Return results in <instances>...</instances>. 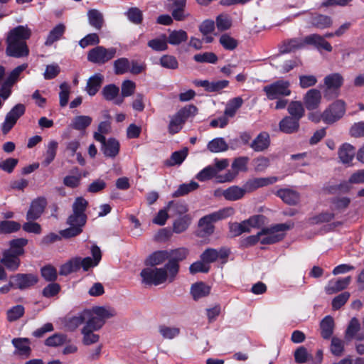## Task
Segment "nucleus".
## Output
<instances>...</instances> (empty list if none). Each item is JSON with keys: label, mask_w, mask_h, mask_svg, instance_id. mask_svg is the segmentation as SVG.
<instances>
[{"label": "nucleus", "mask_w": 364, "mask_h": 364, "mask_svg": "<svg viewBox=\"0 0 364 364\" xmlns=\"http://www.w3.org/2000/svg\"><path fill=\"white\" fill-rule=\"evenodd\" d=\"M117 53V48L114 47L105 48L97 46L87 53V60L97 65H104L113 59Z\"/></svg>", "instance_id": "8"}, {"label": "nucleus", "mask_w": 364, "mask_h": 364, "mask_svg": "<svg viewBox=\"0 0 364 364\" xmlns=\"http://www.w3.org/2000/svg\"><path fill=\"white\" fill-rule=\"evenodd\" d=\"M192 218L189 215H184L173 222V231L176 234L185 232L191 223Z\"/></svg>", "instance_id": "43"}, {"label": "nucleus", "mask_w": 364, "mask_h": 364, "mask_svg": "<svg viewBox=\"0 0 364 364\" xmlns=\"http://www.w3.org/2000/svg\"><path fill=\"white\" fill-rule=\"evenodd\" d=\"M66 338L67 336L63 333H55L45 341V344L50 347L60 346L65 343Z\"/></svg>", "instance_id": "59"}, {"label": "nucleus", "mask_w": 364, "mask_h": 364, "mask_svg": "<svg viewBox=\"0 0 364 364\" xmlns=\"http://www.w3.org/2000/svg\"><path fill=\"white\" fill-rule=\"evenodd\" d=\"M216 26L218 31H224L229 29L232 26V21L227 14H220L216 18Z\"/></svg>", "instance_id": "63"}, {"label": "nucleus", "mask_w": 364, "mask_h": 364, "mask_svg": "<svg viewBox=\"0 0 364 364\" xmlns=\"http://www.w3.org/2000/svg\"><path fill=\"white\" fill-rule=\"evenodd\" d=\"M228 255L229 251L224 247L220 250L208 248L201 254L200 259L209 264L215 262L218 258L225 259Z\"/></svg>", "instance_id": "20"}, {"label": "nucleus", "mask_w": 364, "mask_h": 364, "mask_svg": "<svg viewBox=\"0 0 364 364\" xmlns=\"http://www.w3.org/2000/svg\"><path fill=\"white\" fill-rule=\"evenodd\" d=\"M225 200L229 201H236L242 199L245 196L242 187L238 186H231L225 189Z\"/></svg>", "instance_id": "49"}, {"label": "nucleus", "mask_w": 364, "mask_h": 364, "mask_svg": "<svg viewBox=\"0 0 364 364\" xmlns=\"http://www.w3.org/2000/svg\"><path fill=\"white\" fill-rule=\"evenodd\" d=\"M88 202L82 197H78L73 204V213L68 217L67 223L69 228L63 230L64 237H72L80 234L87 221L85 210Z\"/></svg>", "instance_id": "2"}, {"label": "nucleus", "mask_w": 364, "mask_h": 364, "mask_svg": "<svg viewBox=\"0 0 364 364\" xmlns=\"http://www.w3.org/2000/svg\"><path fill=\"white\" fill-rule=\"evenodd\" d=\"M321 99L320 90L315 88L308 90L303 97L304 103L308 110L317 109L321 104Z\"/></svg>", "instance_id": "18"}, {"label": "nucleus", "mask_w": 364, "mask_h": 364, "mask_svg": "<svg viewBox=\"0 0 364 364\" xmlns=\"http://www.w3.org/2000/svg\"><path fill=\"white\" fill-rule=\"evenodd\" d=\"M188 39V34L183 30H173L170 31L167 38V43L173 46H178Z\"/></svg>", "instance_id": "48"}, {"label": "nucleus", "mask_w": 364, "mask_h": 364, "mask_svg": "<svg viewBox=\"0 0 364 364\" xmlns=\"http://www.w3.org/2000/svg\"><path fill=\"white\" fill-rule=\"evenodd\" d=\"M80 257H73L60 266L59 274L66 276L73 272H77L80 269Z\"/></svg>", "instance_id": "33"}, {"label": "nucleus", "mask_w": 364, "mask_h": 364, "mask_svg": "<svg viewBox=\"0 0 364 364\" xmlns=\"http://www.w3.org/2000/svg\"><path fill=\"white\" fill-rule=\"evenodd\" d=\"M159 333L165 339H173L180 333V329L177 327L161 326Z\"/></svg>", "instance_id": "64"}, {"label": "nucleus", "mask_w": 364, "mask_h": 364, "mask_svg": "<svg viewBox=\"0 0 364 364\" xmlns=\"http://www.w3.org/2000/svg\"><path fill=\"white\" fill-rule=\"evenodd\" d=\"M207 148L210 152L219 153L227 151L228 145L223 138L218 137L209 141Z\"/></svg>", "instance_id": "50"}, {"label": "nucleus", "mask_w": 364, "mask_h": 364, "mask_svg": "<svg viewBox=\"0 0 364 364\" xmlns=\"http://www.w3.org/2000/svg\"><path fill=\"white\" fill-rule=\"evenodd\" d=\"M289 117L300 120L305 113L304 107L300 101H291L287 108Z\"/></svg>", "instance_id": "46"}, {"label": "nucleus", "mask_w": 364, "mask_h": 364, "mask_svg": "<svg viewBox=\"0 0 364 364\" xmlns=\"http://www.w3.org/2000/svg\"><path fill=\"white\" fill-rule=\"evenodd\" d=\"M92 122V119L90 116L79 115L75 117L70 124V127L78 131H84L88 127Z\"/></svg>", "instance_id": "39"}, {"label": "nucleus", "mask_w": 364, "mask_h": 364, "mask_svg": "<svg viewBox=\"0 0 364 364\" xmlns=\"http://www.w3.org/2000/svg\"><path fill=\"white\" fill-rule=\"evenodd\" d=\"M332 23L333 22L330 16L323 14H318L312 18L313 26L319 29L329 28L331 26Z\"/></svg>", "instance_id": "55"}, {"label": "nucleus", "mask_w": 364, "mask_h": 364, "mask_svg": "<svg viewBox=\"0 0 364 364\" xmlns=\"http://www.w3.org/2000/svg\"><path fill=\"white\" fill-rule=\"evenodd\" d=\"M25 312V309L22 305H16L6 311L7 320L9 322L15 321L21 318Z\"/></svg>", "instance_id": "58"}, {"label": "nucleus", "mask_w": 364, "mask_h": 364, "mask_svg": "<svg viewBox=\"0 0 364 364\" xmlns=\"http://www.w3.org/2000/svg\"><path fill=\"white\" fill-rule=\"evenodd\" d=\"M26 107L23 104L16 105L6 115L1 126L4 134H7L15 125L17 120L25 113Z\"/></svg>", "instance_id": "13"}, {"label": "nucleus", "mask_w": 364, "mask_h": 364, "mask_svg": "<svg viewBox=\"0 0 364 364\" xmlns=\"http://www.w3.org/2000/svg\"><path fill=\"white\" fill-rule=\"evenodd\" d=\"M338 154L340 161L343 164H349L355 156V147L348 143H345L340 146Z\"/></svg>", "instance_id": "27"}, {"label": "nucleus", "mask_w": 364, "mask_h": 364, "mask_svg": "<svg viewBox=\"0 0 364 364\" xmlns=\"http://www.w3.org/2000/svg\"><path fill=\"white\" fill-rule=\"evenodd\" d=\"M104 77L100 73H96L91 76L87 82L85 90L90 96H94L99 90Z\"/></svg>", "instance_id": "30"}, {"label": "nucleus", "mask_w": 364, "mask_h": 364, "mask_svg": "<svg viewBox=\"0 0 364 364\" xmlns=\"http://www.w3.org/2000/svg\"><path fill=\"white\" fill-rule=\"evenodd\" d=\"M65 31V26L63 23L56 25L48 33L45 41V46H50L61 38Z\"/></svg>", "instance_id": "35"}, {"label": "nucleus", "mask_w": 364, "mask_h": 364, "mask_svg": "<svg viewBox=\"0 0 364 364\" xmlns=\"http://www.w3.org/2000/svg\"><path fill=\"white\" fill-rule=\"evenodd\" d=\"M87 313L82 310L77 314L68 316L64 319V326L69 331H75L79 326L86 322Z\"/></svg>", "instance_id": "17"}, {"label": "nucleus", "mask_w": 364, "mask_h": 364, "mask_svg": "<svg viewBox=\"0 0 364 364\" xmlns=\"http://www.w3.org/2000/svg\"><path fill=\"white\" fill-rule=\"evenodd\" d=\"M175 8L172 11V16L176 21H183L189 14L186 12L185 7L186 4V0H172Z\"/></svg>", "instance_id": "36"}, {"label": "nucleus", "mask_w": 364, "mask_h": 364, "mask_svg": "<svg viewBox=\"0 0 364 364\" xmlns=\"http://www.w3.org/2000/svg\"><path fill=\"white\" fill-rule=\"evenodd\" d=\"M47 205V200L44 197H38L33 200L26 214L28 220H36L38 219L43 213Z\"/></svg>", "instance_id": "16"}, {"label": "nucleus", "mask_w": 364, "mask_h": 364, "mask_svg": "<svg viewBox=\"0 0 364 364\" xmlns=\"http://www.w3.org/2000/svg\"><path fill=\"white\" fill-rule=\"evenodd\" d=\"M12 344L16 348L14 353L25 358L29 357L31 349L30 348V341L26 338H15L11 341Z\"/></svg>", "instance_id": "25"}, {"label": "nucleus", "mask_w": 364, "mask_h": 364, "mask_svg": "<svg viewBox=\"0 0 364 364\" xmlns=\"http://www.w3.org/2000/svg\"><path fill=\"white\" fill-rule=\"evenodd\" d=\"M277 196L289 205H295L299 200V193L291 189L284 188L277 191Z\"/></svg>", "instance_id": "31"}, {"label": "nucleus", "mask_w": 364, "mask_h": 364, "mask_svg": "<svg viewBox=\"0 0 364 364\" xmlns=\"http://www.w3.org/2000/svg\"><path fill=\"white\" fill-rule=\"evenodd\" d=\"M304 43L315 46L318 50L323 49L331 52L333 49L331 45L325 40L324 37L316 33L306 36Z\"/></svg>", "instance_id": "22"}, {"label": "nucleus", "mask_w": 364, "mask_h": 364, "mask_svg": "<svg viewBox=\"0 0 364 364\" xmlns=\"http://www.w3.org/2000/svg\"><path fill=\"white\" fill-rule=\"evenodd\" d=\"M113 66L116 75H122L129 70L130 61L127 58H120L114 60Z\"/></svg>", "instance_id": "56"}, {"label": "nucleus", "mask_w": 364, "mask_h": 364, "mask_svg": "<svg viewBox=\"0 0 364 364\" xmlns=\"http://www.w3.org/2000/svg\"><path fill=\"white\" fill-rule=\"evenodd\" d=\"M160 65L163 68L175 70L178 67V62L173 55H164L160 58Z\"/></svg>", "instance_id": "61"}, {"label": "nucleus", "mask_w": 364, "mask_h": 364, "mask_svg": "<svg viewBox=\"0 0 364 364\" xmlns=\"http://www.w3.org/2000/svg\"><path fill=\"white\" fill-rule=\"evenodd\" d=\"M242 104L243 100L241 97H237L230 100L227 102L224 114L228 117H233L237 109L241 107Z\"/></svg>", "instance_id": "40"}, {"label": "nucleus", "mask_w": 364, "mask_h": 364, "mask_svg": "<svg viewBox=\"0 0 364 364\" xmlns=\"http://www.w3.org/2000/svg\"><path fill=\"white\" fill-rule=\"evenodd\" d=\"M169 262L166 264V267L170 272L171 279H174L178 272V262L186 259L188 254V249L180 247L171 251H168Z\"/></svg>", "instance_id": "9"}, {"label": "nucleus", "mask_w": 364, "mask_h": 364, "mask_svg": "<svg viewBox=\"0 0 364 364\" xmlns=\"http://www.w3.org/2000/svg\"><path fill=\"white\" fill-rule=\"evenodd\" d=\"M279 126L281 132L286 134H291L299 129V120L287 116L279 122Z\"/></svg>", "instance_id": "28"}, {"label": "nucleus", "mask_w": 364, "mask_h": 364, "mask_svg": "<svg viewBox=\"0 0 364 364\" xmlns=\"http://www.w3.org/2000/svg\"><path fill=\"white\" fill-rule=\"evenodd\" d=\"M92 309L95 315L99 317V318L103 321L104 324L105 323L106 320L117 315L116 310L109 306H94Z\"/></svg>", "instance_id": "34"}, {"label": "nucleus", "mask_w": 364, "mask_h": 364, "mask_svg": "<svg viewBox=\"0 0 364 364\" xmlns=\"http://www.w3.org/2000/svg\"><path fill=\"white\" fill-rule=\"evenodd\" d=\"M210 288L203 282L196 283L191 287V293L195 300L206 296L210 294Z\"/></svg>", "instance_id": "47"}, {"label": "nucleus", "mask_w": 364, "mask_h": 364, "mask_svg": "<svg viewBox=\"0 0 364 364\" xmlns=\"http://www.w3.org/2000/svg\"><path fill=\"white\" fill-rule=\"evenodd\" d=\"M294 227V223L277 224L268 228H264L260 231L262 236L260 242L264 245L274 244L282 240L284 234V232Z\"/></svg>", "instance_id": "5"}, {"label": "nucleus", "mask_w": 364, "mask_h": 364, "mask_svg": "<svg viewBox=\"0 0 364 364\" xmlns=\"http://www.w3.org/2000/svg\"><path fill=\"white\" fill-rule=\"evenodd\" d=\"M193 59L197 63H215L218 61V56L212 52H205L198 53L193 56Z\"/></svg>", "instance_id": "60"}, {"label": "nucleus", "mask_w": 364, "mask_h": 364, "mask_svg": "<svg viewBox=\"0 0 364 364\" xmlns=\"http://www.w3.org/2000/svg\"><path fill=\"white\" fill-rule=\"evenodd\" d=\"M346 112L344 101L338 100L332 103L321 115L324 122L331 124L341 119Z\"/></svg>", "instance_id": "11"}, {"label": "nucleus", "mask_w": 364, "mask_h": 364, "mask_svg": "<svg viewBox=\"0 0 364 364\" xmlns=\"http://www.w3.org/2000/svg\"><path fill=\"white\" fill-rule=\"evenodd\" d=\"M31 34L32 31L27 25H20L11 29L6 39V54L16 58L28 56L29 49L26 41L30 38Z\"/></svg>", "instance_id": "1"}, {"label": "nucleus", "mask_w": 364, "mask_h": 364, "mask_svg": "<svg viewBox=\"0 0 364 364\" xmlns=\"http://www.w3.org/2000/svg\"><path fill=\"white\" fill-rule=\"evenodd\" d=\"M350 282L351 277L350 276L337 279H331L326 286L325 291L328 294H335L347 288Z\"/></svg>", "instance_id": "21"}, {"label": "nucleus", "mask_w": 364, "mask_h": 364, "mask_svg": "<svg viewBox=\"0 0 364 364\" xmlns=\"http://www.w3.org/2000/svg\"><path fill=\"white\" fill-rule=\"evenodd\" d=\"M89 23L97 30H100L104 23L103 15L97 9H90L87 12Z\"/></svg>", "instance_id": "41"}, {"label": "nucleus", "mask_w": 364, "mask_h": 364, "mask_svg": "<svg viewBox=\"0 0 364 364\" xmlns=\"http://www.w3.org/2000/svg\"><path fill=\"white\" fill-rule=\"evenodd\" d=\"M270 144V138L267 132L259 133L257 137L250 144V146L257 152L263 151Z\"/></svg>", "instance_id": "26"}, {"label": "nucleus", "mask_w": 364, "mask_h": 364, "mask_svg": "<svg viewBox=\"0 0 364 364\" xmlns=\"http://www.w3.org/2000/svg\"><path fill=\"white\" fill-rule=\"evenodd\" d=\"M168 255L166 250L155 252L147 258L146 263L154 267L168 259Z\"/></svg>", "instance_id": "52"}, {"label": "nucleus", "mask_w": 364, "mask_h": 364, "mask_svg": "<svg viewBox=\"0 0 364 364\" xmlns=\"http://www.w3.org/2000/svg\"><path fill=\"white\" fill-rule=\"evenodd\" d=\"M278 178L275 176L267 178H254L247 180L242 186L244 193H251L259 188L273 184L277 181Z\"/></svg>", "instance_id": "15"}, {"label": "nucleus", "mask_w": 364, "mask_h": 364, "mask_svg": "<svg viewBox=\"0 0 364 364\" xmlns=\"http://www.w3.org/2000/svg\"><path fill=\"white\" fill-rule=\"evenodd\" d=\"M14 289L26 290L34 286L38 281V278L33 274H16L11 277Z\"/></svg>", "instance_id": "14"}, {"label": "nucleus", "mask_w": 364, "mask_h": 364, "mask_svg": "<svg viewBox=\"0 0 364 364\" xmlns=\"http://www.w3.org/2000/svg\"><path fill=\"white\" fill-rule=\"evenodd\" d=\"M1 263L9 271H16L21 264L19 257L14 255L11 251H4Z\"/></svg>", "instance_id": "24"}, {"label": "nucleus", "mask_w": 364, "mask_h": 364, "mask_svg": "<svg viewBox=\"0 0 364 364\" xmlns=\"http://www.w3.org/2000/svg\"><path fill=\"white\" fill-rule=\"evenodd\" d=\"M148 46L155 51H164L168 48L167 37L161 35L159 38L150 40Z\"/></svg>", "instance_id": "53"}, {"label": "nucleus", "mask_w": 364, "mask_h": 364, "mask_svg": "<svg viewBox=\"0 0 364 364\" xmlns=\"http://www.w3.org/2000/svg\"><path fill=\"white\" fill-rule=\"evenodd\" d=\"M223 175L218 174L216 171L214 169L213 166L209 165L203 168L199 171L196 178L200 181H206L213 178L215 179V182L218 183V177L223 176Z\"/></svg>", "instance_id": "37"}, {"label": "nucleus", "mask_w": 364, "mask_h": 364, "mask_svg": "<svg viewBox=\"0 0 364 364\" xmlns=\"http://www.w3.org/2000/svg\"><path fill=\"white\" fill-rule=\"evenodd\" d=\"M197 111V107L193 105L186 106L178 110L174 115L171 117L168 127V132L171 134L178 133L182 129L186 119L191 116H195Z\"/></svg>", "instance_id": "6"}, {"label": "nucleus", "mask_w": 364, "mask_h": 364, "mask_svg": "<svg viewBox=\"0 0 364 364\" xmlns=\"http://www.w3.org/2000/svg\"><path fill=\"white\" fill-rule=\"evenodd\" d=\"M263 91L269 100L288 97L291 93L290 82L285 80H277L264 86Z\"/></svg>", "instance_id": "7"}, {"label": "nucleus", "mask_w": 364, "mask_h": 364, "mask_svg": "<svg viewBox=\"0 0 364 364\" xmlns=\"http://www.w3.org/2000/svg\"><path fill=\"white\" fill-rule=\"evenodd\" d=\"M199 187V184L196 181H191L188 183L181 184L178 189L173 193V197H180L185 196Z\"/></svg>", "instance_id": "54"}, {"label": "nucleus", "mask_w": 364, "mask_h": 364, "mask_svg": "<svg viewBox=\"0 0 364 364\" xmlns=\"http://www.w3.org/2000/svg\"><path fill=\"white\" fill-rule=\"evenodd\" d=\"M21 228V224L14 220H3L0 222V232L2 233H12Z\"/></svg>", "instance_id": "57"}, {"label": "nucleus", "mask_w": 364, "mask_h": 364, "mask_svg": "<svg viewBox=\"0 0 364 364\" xmlns=\"http://www.w3.org/2000/svg\"><path fill=\"white\" fill-rule=\"evenodd\" d=\"M58 146V142L54 140H51L48 142L46 151L44 154V159L42 162V165L48 166L54 160L56 156Z\"/></svg>", "instance_id": "45"}, {"label": "nucleus", "mask_w": 364, "mask_h": 364, "mask_svg": "<svg viewBox=\"0 0 364 364\" xmlns=\"http://www.w3.org/2000/svg\"><path fill=\"white\" fill-rule=\"evenodd\" d=\"M85 312L87 313L86 316V322L84 326L92 328L94 330H100L103 326V321L99 318L93 313L92 309H84Z\"/></svg>", "instance_id": "44"}, {"label": "nucleus", "mask_w": 364, "mask_h": 364, "mask_svg": "<svg viewBox=\"0 0 364 364\" xmlns=\"http://www.w3.org/2000/svg\"><path fill=\"white\" fill-rule=\"evenodd\" d=\"M350 198L348 197L335 198L331 201L332 210L343 211L350 204Z\"/></svg>", "instance_id": "62"}, {"label": "nucleus", "mask_w": 364, "mask_h": 364, "mask_svg": "<svg viewBox=\"0 0 364 364\" xmlns=\"http://www.w3.org/2000/svg\"><path fill=\"white\" fill-rule=\"evenodd\" d=\"M234 213L235 209L233 208L226 207L203 216L198 221V235L201 237L210 235L214 232V223L230 217Z\"/></svg>", "instance_id": "3"}, {"label": "nucleus", "mask_w": 364, "mask_h": 364, "mask_svg": "<svg viewBox=\"0 0 364 364\" xmlns=\"http://www.w3.org/2000/svg\"><path fill=\"white\" fill-rule=\"evenodd\" d=\"M305 45L304 38H292L284 41L280 46L279 50L282 53H291L302 48Z\"/></svg>", "instance_id": "32"}, {"label": "nucleus", "mask_w": 364, "mask_h": 364, "mask_svg": "<svg viewBox=\"0 0 364 364\" xmlns=\"http://www.w3.org/2000/svg\"><path fill=\"white\" fill-rule=\"evenodd\" d=\"M28 244V240L26 238H16L9 242L10 248L5 251H11L15 255L21 256L23 255V247Z\"/></svg>", "instance_id": "42"}, {"label": "nucleus", "mask_w": 364, "mask_h": 364, "mask_svg": "<svg viewBox=\"0 0 364 364\" xmlns=\"http://www.w3.org/2000/svg\"><path fill=\"white\" fill-rule=\"evenodd\" d=\"M343 77L338 73L327 75L323 79L326 87L325 97H337L338 95V90L343 85Z\"/></svg>", "instance_id": "10"}, {"label": "nucleus", "mask_w": 364, "mask_h": 364, "mask_svg": "<svg viewBox=\"0 0 364 364\" xmlns=\"http://www.w3.org/2000/svg\"><path fill=\"white\" fill-rule=\"evenodd\" d=\"M119 142L117 139L109 138L102 145V151L105 156L114 158L119 154Z\"/></svg>", "instance_id": "29"}, {"label": "nucleus", "mask_w": 364, "mask_h": 364, "mask_svg": "<svg viewBox=\"0 0 364 364\" xmlns=\"http://www.w3.org/2000/svg\"><path fill=\"white\" fill-rule=\"evenodd\" d=\"M102 94L107 101H113L114 104L121 105L123 103V98L119 95V89L114 84H109L103 87Z\"/></svg>", "instance_id": "23"}, {"label": "nucleus", "mask_w": 364, "mask_h": 364, "mask_svg": "<svg viewBox=\"0 0 364 364\" xmlns=\"http://www.w3.org/2000/svg\"><path fill=\"white\" fill-rule=\"evenodd\" d=\"M92 257H87L83 259L80 258V267H82L84 271H87L90 267H94L98 265L102 259V252L100 247L95 245L91 247Z\"/></svg>", "instance_id": "19"}, {"label": "nucleus", "mask_w": 364, "mask_h": 364, "mask_svg": "<svg viewBox=\"0 0 364 364\" xmlns=\"http://www.w3.org/2000/svg\"><path fill=\"white\" fill-rule=\"evenodd\" d=\"M142 278V282L148 285L158 286L168 280L169 282L174 279H171L170 272L166 266L161 268L146 267L140 273Z\"/></svg>", "instance_id": "4"}, {"label": "nucleus", "mask_w": 364, "mask_h": 364, "mask_svg": "<svg viewBox=\"0 0 364 364\" xmlns=\"http://www.w3.org/2000/svg\"><path fill=\"white\" fill-rule=\"evenodd\" d=\"M248 161L249 158L247 156H240L235 159L231 166L232 171H228L223 176L218 177V183H223L232 181L240 171H247Z\"/></svg>", "instance_id": "12"}, {"label": "nucleus", "mask_w": 364, "mask_h": 364, "mask_svg": "<svg viewBox=\"0 0 364 364\" xmlns=\"http://www.w3.org/2000/svg\"><path fill=\"white\" fill-rule=\"evenodd\" d=\"M334 322L330 316H326L321 322V336L323 338H329L333 334Z\"/></svg>", "instance_id": "51"}, {"label": "nucleus", "mask_w": 364, "mask_h": 364, "mask_svg": "<svg viewBox=\"0 0 364 364\" xmlns=\"http://www.w3.org/2000/svg\"><path fill=\"white\" fill-rule=\"evenodd\" d=\"M92 328L83 326L81 329V333L82 335V343L85 346H90L95 343H97L100 340V336L97 333H95V331Z\"/></svg>", "instance_id": "38"}]
</instances>
